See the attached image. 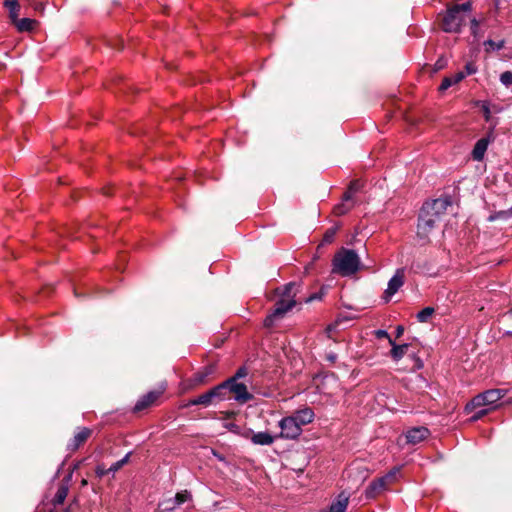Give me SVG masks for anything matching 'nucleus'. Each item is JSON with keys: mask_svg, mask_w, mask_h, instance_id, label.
<instances>
[{"mask_svg": "<svg viewBox=\"0 0 512 512\" xmlns=\"http://www.w3.org/2000/svg\"><path fill=\"white\" fill-rule=\"evenodd\" d=\"M450 205L451 201L448 197L425 202L419 214L417 226L418 237L424 240L428 239L436 223L440 220L441 216L445 214L447 207Z\"/></svg>", "mask_w": 512, "mask_h": 512, "instance_id": "obj_1", "label": "nucleus"}, {"mask_svg": "<svg viewBox=\"0 0 512 512\" xmlns=\"http://www.w3.org/2000/svg\"><path fill=\"white\" fill-rule=\"evenodd\" d=\"M360 267V258L352 249L341 248L332 260V273L343 277L356 274Z\"/></svg>", "mask_w": 512, "mask_h": 512, "instance_id": "obj_2", "label": "nucleus"}, {"mask_svg": "<svg viewBox=\"0 0 512 512\" xmlns=\"http://www.w3.org/2000/svg\"><path fill=\"white\" fill-rule=\"evenodd\" d=\"M507 394V390L505 389H489L478 395H476L467 405V408L470 406L472 408L482 407V406H491L495 407L496 403L502 399Z\"/></svg>", "mask_w": 512, "mask_h": 512, "instance_id": "obj_3", "label": "nucleus"}, {"mask_svg": "<svg viewBox=\"0 0 512 512\" xmlns=\"http://www.w3.org/2000/svg\"><path fill=\"white\" fill-rule=\"evenodd\" d=\"M467 15H462L455 8L451 7L447 10L442 20V28L445 32L458 33L465 26Z\"/></svg>", "mask_w": 512, "mask_h": 512, "instance_id": "obj_4", "label": "nucleus"}, {"mask_svg": "<svg viewBox=\"0 0 512 512\" xmlns=\"http://www.w3.org/2000/svg\"><path fill=\"white\" fill-rule=\"evenodd\" d=\"M224 386L225 398L228 392L234 395L235 400L241 403H246L252 399V395L247 391V387L243 383H238L235 377L228 379L227 381L220 384Z\"/></svg>", "mask_w": 512, "mask_h": 512, "instance_id": "obj_5", "label": "nucleus"}, {"mask_svg": "<svg viewBox=\"0 0 512 512\" xmlns=\"http://www.w3.org/2000/svg\"><path fill=\"white\" fill-rule=\"evenodd\" d=\"M296 305L295 299H286L280 298L276 304L273 311L266 316L264 320V325L266 327H271L275 320L282 318L288 311H290Z\"/></svg>", "mask_w": 512, "mask_h": 512, "instance_id": "obj_6", "label": "nucleus"}, {"mask_svg": "<svg viewBox=\"0 0 512 512\" xmlns=\"http://www.w3.org/2000/svg\"><path fill=\"white\" fill-rule=\"evenodd\" d=\"M396 472V470L391 471L385 476L372 481L365 490L366 498H376L382 492H384L387 489V487L393 482Z\"/></svg>", "mask_w": 512, "mask_h": 512, "instance_id": "obj_7", "label": "nucleus"}, {"mask_svg": "<svg viewBox=\"0 0 512 512\" xmlns=\"http://www.w3.org/2000/svg\"><path fill=\"white\" fill-rule=\"evenodd\" d=\"M215 399H225L224 386H216L211 390L199 395L198 397L190 400V405H210Z\"/></svg>", "mask_w": 512, "mask_h": 512, "instance_id": "obj_8", "label": "nucleus"}, {"mask_svg": "<svg viewBox=\"0 0 512 512\" xmlns=\"http://www.w3.org/2000/svg\"><path fill=\"white\" fill-rule=\"evenodd\" d=\"M279 427L281 429L279 437L281 438L296 439L302 433V428L291 416L284 417L279 422Z\"/></svg>", "mask_w": 512, "mask_h": 512, "instance_id": "obj_9", "label": "nucleus"}, {"mask_svg": "<svg viewBox=\"0 0 512 512\" xmlns=\"http://www.w3.org/2000/svg\"><path fill=\"white\" fill-rule=\"evenodd\" d=\"M68 485L65 483H61L57 489V492L54 498L51 501L52 507L48 509H43L39 512H70L69 507L67 508H58L59 505H62L68 495Z\"/></svg>", "mask_w": 512, "mask_h": 512, "instance_id": "obj_10", "label": "nucleus"}, {"mask_svg": "<svg viewBox=\"0 0 512 512\" xmlns=\"http://www.w3.org/2000/svg\"><path fill=\"white\" fill-rule=\"evenodd\" d=\"M405 281V270L399 268L396 270L393 277L388 282V287L384 292V299L386 302L403 286Z\"/></svg>", "mask_w": 512, "mask_h": 512, "instance_id": "obj_11", "label": "nucleus"}, {"mask_svg": "<svg viewBox=\"0 0 512 512\" xmlns=\"http://www.w3.org/2000/svg\"><path fill=\"white\" fill-rule=\"evenodd\" d=\"M92 435V430L87 427L78 428L77 432L67 444V450L69 452H75L78 450Z\"/></svg>", "mask_w": 512, "mask_h": 512, "instance_id": "obj_12", "label": "nucleus"}, {"mask_svg": "<svg viewBox=\"0 0 512 512\" xmlns=\"http://www.w3.org/2000/svg\"><path fill=\"white\" fill-rule=\"evenodd\" d=\"M163 394L162 390H153L143 395L135 404L134 411L139 412L152 406Z\"/></svg>", "mask_w": 512, "mask_h": 512, "instance_id": "obj_13", "label": "nucleus"}, {"mask_svg": "<svg viewBox=\"0 0 512 512\" xmlns=\"http://www.w3.org/2000/svg\"><path fill=\"white\" fill-rule=\"evenodd\" d=\"M429 436V430L426 427H415L407 431L406 439L410 444H418Z\"/></svg>", "mask_w": 512, "mask_h": 512, "instance_id": "obj_14", "label": "nucleus"}, {"mask_svg": "<svg viewBox=\"0 0 512 512\" xmlns=\"http://www.w3.org/2000/svg\"><path fill=\"white\" fill-rule=\"evenodd\" d=\"M314 412L311 408L305 407L303 409L295 411L291 417L296 423L302 428V426L311 423L314 420Z\"/></svg>", "mask_w": 512, "mask_h": 512, "instance_id": "obj_15", "label": "nucleus"}, {"mask_svg": "<svg viewBox=\"0 0 512 512\" xmlns=\"http://www.w3.org/2000/svg\"><path fill=\"white\" fill-rule=\"evenodd\" d=\"M349 504V494L341 492L335 501L332 502L329 512H345Z\"/></svg>", "mask_w": 512, "mask_h": 512, "instance_id": "obj_16", "label": "nucleus"}, {"mask_svg": "<svg viewBox=\"0 0 512 512\" xmlns=\"http://www.w3.org/2000/svg\"><path fill=\"white\" fill-rule=\"evenodd\" d=\"M19 32H31L35 29L37 21L31 18H17L12 22Z\"/></svg>", "mask_w": 512, "mask_h": 512, "instance_id": "obj_17", "label": "nucleus"}, {"mask_svg": "<svg viewBox=\"0 0 512 512\" xmlns=\"http://www.w3.org/2000/svg\"><path fill=\"white\" fill-rule=\"evenodd\" d=\"M488 144L489 140L487 138H481L476 142L472 150V157L474 160L481 161L484 158Z\"/></svg>", "mask_w": 512, "mask_h": 512, "instance_id": "obj_18", "label": "nucleus"}, {"mask_svg": "<svg viewBox=\"0 0 512 512\" xmlns=\"http://www.w3.org/2000/svg\"><path fill=\"white\" fill-rule=\"evenodd\" d=\"M189 499H191V494L187 490L179 492L175 495V497L173 499H170L167 501V504H171V505L166 506L165 509L173 510V509H175L176 506H179V505L185 503Z\"/></svg>", "mask_w": 512, "mask_h": 512, "instance_id": "obj_19", "label": "nucleus"}, {"mask_svg": "<svg viewBox=\"0 0 512 512\" xmlns=\"http://www.w3.org/2000/svg\"><path fill=\"white\" fill-rule=\"evenodd\" d=\"M298 290L299 285L295 282H290L286 284L282 289H277V292L279 293L281 298L295 299Z\"/></svg>", "mask_w": 512, "mask_h": 512, "instance_id": "obj_20", "label": "nucleus"}, {"mask_svg": "<svg viewBox=\"0 0 512 512\" xmlns=\"http://www.w3.org/2000/svg\"><path fill=\"white\" fill-rule=\"evenodd\" d=\"M251 441L256 445H271L274 442V437L267 432L254 433Z\"/></svg>", "mask_w": 512, "mask_h": 512, "instance_id": "obj_21", "label": "nucleus"}, {"mask_svg": "<svg viewBox=\"0 0 512 512\" xmlns=\"http://www.w3.org/2000/svg\"><path fill=\"white\" fill-rule=\"evenodd\" d=\"M464 78H465L464 72H458V73L454 74L453 76L445 77L442 80V83H441V85L439 87V90L440 91H445L449 87H451L452 85L459 83Z\"/></svg>", "mask_w": 512, "mask_h": 512, "instance_id": "obj_22", "label": "nucleus"}, {"mask_svg": "<svg viewBox=\"0 0 512 512\" xmlns=\"http://www.w3.org/2000/svg\"><path fill=\"white\" fill-rule=\"evenodd\" d=\"M390 345L392 346L390 353L395 361H399L407 353L409 348L408 344L397 345L393 340H390Z\"/></svg>", "mask_w": 512, "mask_h": 512, "instance_id": "obj_23", "label": "nucleus"}, {"mask_svg": "<svg viewBox=\"0 0 512 512\" xmlns=\"http://www.w3.org/2000/svg\"><path fill=\"white\" fill-rule=\"evenodd\" d=\"M362 188V183L359 180H354L350 183L347 191L343 195V200L345 202L354 201V195L360 191Z\"/></svg>", "mask_w": 512, "mask_h": 512, "instance_id": "obj_24", "label": "nucleus"}, {"mask_svg": "<svg viewBox=\"0 0 512 512\" xmlns=\"http://www.w3.org/2000/svg\"><path fill=\"white\" fill-rule=\"evenodd\" d=\"M5 7L9 10V18L11 22L17 20L20 14V5L18 0H5Z\"/></svg>", "mask_w": 512, "mask_h": 512, "instance_id": "obj_25", "label": "nucleus"}, {"mask_svg": "<svg viewBox=\"0 0 512 512\" xmlns=\"http://www.w3.org/2000/svg\"><path fill=\"white\" fill-rule=\"evenodd\" d=\"M355 205V201L345 202L343 200L342 203L336 205L334 207V213L338 216L346 214L349 210H351Z\"/></svg>", "mask_w": 512, "mask_h": 512, "instance_id": "obj_26", "label": "nucleus"}, {"mask_svg": "<svg viewBox=\"0 0 512 512\" xmlns=\"http://www.w3.org/2000/svg\"><path fill=\"white\" fill-rule=\"evenodd\" d=\"M510 217H512V207L507 210H501V211L491 214L488 217V221L492 222V221H496V220H500V219L506 220Z\"/></svg>", "mask_w": 512, "mask_h": 512, "instance_id": "obj_27", "label": "nucleus"}, {"mask_svg": "<svg viewBox=\"0 0 512 512\" xmlns=\"http://www.w3.org/2000/svg\"><path fill=\"white\" fill-rule=\"evenodd\" d=\"M433 313L434 309L432 307H426L417 314V319L419 322H427Z\"/></svg>", "mask_w": 512, "mask_h": 512, "instance_id": "obj_28", "label": "nucleus"}, {"mask_svg": "<svg viewBox=\"0 0 512 512\" xmlns=\"http://www.w3.org/2000/svg\"><path fill=\"white\" fill-rule=\"evenodd\" d=\"M131 453H127L121 460L115 462L109 467L110 472H116L128 463Z\"/></svg>", "mask_w": 512, "mask_h": 512, "instance_id": "obj_29", "label": "nucleus"}, {"mask_svg": "<svg viewBox=\"0 0 512 512\" xmlns=\"http://www.w3.org/2000/svg\"><path fill=\"white\" fill-rule=\"evenodd\" d=\"M453 8H455L462 15H466L467 13L471 12V10H472V3L470 1H468V2H465L460 5H454Z\"/></svg>", "mask_w": 512, "mask_h": 512, "instance_id": "obj_30", "label": "nucleus"}, {"mask_svg": "<svg viewBox=\"0 0 512 512\" xmlns=\"http://www.w3.org/2000/svg\"><path fill=\"white\" fill-rule=\"evenodd\" d=\"M337 228H329L324 236H323V243L324 244H330L333 242L334 237L336 235Z\"/></svg>", "mask_w": 512, "mask_h": 512, "instance_id": "obj_31", "label": "nucleus"}, {"mask_svg": "<svg viewBox=\"0 0 512 512\" xmlns=\"http://www.w3.org/2000/svg\"><path fill=\"white\" fill-rule=\"evenodd\" d=\"M500 81L506 87L512 86V71H505L500 75Z\"/></svg>", "mask_w": 512, "mask_h": 512, "instance_id": "obj_32", "label": "nucleus"}, {"mask_svg": "<svg viewBox=\"0 0 512 512\" xmlns=\"http://www.w3.org/2000/svg\"><path fill=\"white\" fill-rule=\"evenodd\" d=\"M28 1L35 11L43 12V10H44L43 0H28Z\"/></svg>", "mask_w": 512, "mask_h": 512, "instance_id": "obj_33", "label": "nucleus"}, {"mask_svg": "<svg viewBox=\"0 0 512 512\" xmlns=\"http://www.w3.org/2000/svg\"><path fill=\"white\" fill-rule=\"evenodd\" d=\"M485 45L491 47L492 49L500 50L504 47V41L495 42L493 40H487Z\"/></svg>", "mask_w": 512, "mask_h": 512, "instance_id": "obj_34", "label": "nucleus"}, {"mask_svg": "<svg viewBox=\"0 0 512 512\" xmlns=\"http://www.w3.org/2000/svg\"><path fill=\"white\" fill-rule=\"evenodd\" d=\"M476 71H477V68L473 63L469 62L465 65V72H464L465 76L474 74V73H476Z\"/></svg>", "mask_w": 512, "mask_h": 512, "instance_id": "obj_35", "label": "nucleus"}, {"mask_svg": "<svg viewBox=\"0 0 512 512\" xmlns=\"http://www.w3.org/2000/svg\"><path fill=\"white\" fill-rule=\"evenodd\" d=\"M108 473H110L109 468L106 469L104 465H98L97 466V468H96L97 476L103 477V476L107 475Z\"/></svg>", "mask_w": 512, "mask_h": 512, "instance_id": "obj_36", "label": "nucleus"}, {"mask_svg": "<svg viewBox=\"0 0 512 512\" xmlns=\"http://www.w3.org/2000/svg\"><path fill=\"white\" fill-rule=\"evenodd\" d=\"M470 23H471V32L473 35H476V32H477L480 22L476 18H472L470 20Z\"/></svg>", "mask_w": 512, "mask_h": 512, "instance_id": "obj_37", "label": "nucleus"}, {"mask_svg": "<svg viewBox=\"0 0 512 512\" xmlns=\"http://www.w3.org/2000/svg\"><path fill=\"white\" fill-rule=\"evenodd\" d=\"M376 337L381 339V338H387L388 341L390 342V340H392L389 336V334L385 331V330H378L376 331Z\"/></svg>", "mask_w": 512, "mask_h": 512, "instance_id": "obj_38", "label": "nucleus"}, {"mask_svg": "<svg viewBox=\"0 0 512 512\" xmlns=\"http://www.w3.org/2000/svg\"><path fill=\"white\" fill-rule=\"evenodd\" d=\"M413 359H414L413 369L414 370L421 369L423 367V362L421 361V359H419L418 357H415V356H413Z\"/></svg>", "mask_w": 512, "mask_h": 512, "instance_id": "obj_39", "label": "nucleus"}, {"mask_svg": "<svg viewBox=\"0 0 512 512\" xmlns=\"http://www.w3.org/2000/svg\"><path fill=\"white\" fill-rule=\"evenodd\" d=\"M488 410L487 409H484V410H480L478 411L473 417H472V420L476 421V420H479L480 418H482L483 416H485L487 414Z\"/></svg>", "mask_w": 512, "mask_h": 512, "instance_id": "obj_40", "label": "nucleus"}, {"mask_svg": "<svg viewBox=\"0 0 512 512\" xmlns=\"http://www.w3.org/2000/svg\"><path fill=\"white\" fill-rule=\"evenodd\" d=\"M247 375V370L245 368H240L237 373L235 374V379L237 380L238 378H241V377H244Z\"/></svg>", "mask_w": 512, "mask_h": 512, "instance_id": "obj_41", "label": "nucleus"}, {"mask_svg": "<svg viewBox=\"0 0 512 512\" xmlns=\"http://www.w3.org/2000/svg\"><path fill=\"white\" fill-rule=\"evenodd\" d=\"M482 110H483V113H484V116H485L486 120H489V118H490V109H489L488 105L483 104Z\"/></svg>", "mask_w": 512, "mask_h": 512, "instance_id": "obj_42", "label": "nucleus"}, {"mask_svg": "<svg viewBox=\"0 0 512 512\" xmlns=\"http://www.w3.org/2000/svg\"><path fill=\"white\" fill-rule=\"evenodd\" d=\"M404 333V327L399 325L396 327V337L399 338L403 335Z\"/></svg>", "mask_w": 512, "mask_h": 512, "instance_id": "obj_43", "label": "nucleus"}, {"mask_svg": "<svg viewBox=\"0 0 512 512\" xmlns=\"http://www.w3.org/2000/svg\"><path fill=\"white\" fill-rule=\"evenodd\" d=\"M315 299H320V296H318L317 294H313L306 299V302H311Z\"/></svg>", "mask_w": 512, "mask_h": 512, "instance_id": "obj_44", "label": "nucleus"}, {"mask_svg": "<svg viewBox=\"0 0 512 512\" xmlns=\"http://www.w3.org/2000/svg\"><path fill=\"white\" fill-rule=\"evenodd\" d=\"M88 484V481L86 479H82L81 486L84 487Z\"/></svg>", "mask_w": 512, "mask_h": 512, "instance_id": "obj_45", "label": "nucleus"}, {"mask_svg": "<svg viewBox=\"0 0 512 512\" xmlns=\"http://www.w3.org/2000/svg\"><path fill=\"white\" fill-rule=\"evenodd\" d=\"M203 377H204V376H199V379H198V380L201 382V381L203 380Z\"/></svg>", "mask_w": 512, "mask_h": 512, "instance_id": "obj_46", "label": "nucleus"}, {"mask_svg": "<svg viewBox=\"0 0 512 512\" xmlns=\"http://www.w3.org/2000/svg\"><path fill=\"white\" fill-rule=\"evenodd\" d=\"M510 312L512 313V308L510 309Z\"/></svg>", "mask_w": 512, "mask_h": 512, "instance_id": "obj_47", "label": "nucleus"}]
</instances>
